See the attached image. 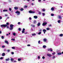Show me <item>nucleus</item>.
<instances>
[{
  "label": "nucleus",
  "instance_id": "36",
  "mask_svg": "<svg viewBox=\"0 0 63 63\" xmlns=\"http://www.w3.org/2000/svg\"><path fill=\"white\" fill-rule=\"evenodd\" d=\"M20 11H23V8H21L20 9Z\"/></svg>",
  "mask_w": 63,
  "mask_h": 63
},
{
  "label": "nucleus",
  "instance_id": "24",
  "mask_svg": "<svg viewBox=\"0 0 63 63\" xmlns=\"http://www.w3.org/2000/svg\"><path fill=\"white\" fill-rule=\"evenodd\" d=\"M43 48H46V46L44 45L43 46Z\"/></svg>",
  "mask_w": 63,
  "mask_h": 63
},
{
  "label": "nucleus",
  "instance_id": "52",
  "mask_svg": "<svg viewBox=\"0 0 63 63\" xmlns=\"http://www.w3.org/2000/svg\"><path fill=\"white\" fill-rule=\"evenodd\" d=\"M32 27H35V25H32Z\"/></svg>",
  "mask_w": 63,
  "mask_h": 63
},
{
  "label": "nucleus",
  "instance_id": "44",
  "mask_svg": "<svg viewBox=\"0 0 63 63\" xmlns=\"http://www.w3.org/2000/svg\"><path fill=\"white\" fill-rule=\"evenodd\" d=\"M7 51L8 52H9V51H10V50H7Z\"/></svg>",
  "mask_w": 63,
  "mask_h": 63
},
{
  "label": "nucleus",
  "instance_id": "7",
  "mask_svg": "<svg viewBox=\"0 0 63 63\" xmlns=\"http://www.w3.org/2000/svg\"><path fill=\"white\" fill-rule=\"evenodd\" d=\"M51 49V48H50V49H48V51H50H50H52V49Z\"/></svg>",
  "mask_w": 63,
  "mask_h": 63
},
{
  "label": "nucleus",
  "instance_id": "38",
  "mask_svg": "<svg viewBox=\"0 0 63 63\" xmlns=\"http://www.w3.org/2000/svg\"><path fill=\"white\" fill-rule=\"evenodd\" d=\"M42 58H43V59H45V57H44V56H43L42 57Z\"/></svg>",
  "mask_w": 63,
  "mask_h": 63
},
{
  "label": "nucleus",
  "instance_id": "49",
  "mask_svg": "<svg viewBox=\"0 0 63 63\" xmlns=\"http://www.w3.org/2000/svg\"><path fill=\"white\" fill-rule=\"evenodd\" d=\"M18 24H20V22H18Z\"/></svg>",
  "mask_w": 63,
  "mask_h": 63
},
{
  "label": "nucleus",
  "instance_id": "14",
  "mask_svg": "<svg viewBox=\"0 0 63 63\" xmlns=\"http://www.w3.org/2000/svg\"><path fill=\"white\" fill-rule=\"evenodd\" d=\"M14 9H15V10H17V9H18V7H14Z\"/></svg>",
  "mask_w": 63,
  "mask_h": 63
},
{
  "label": "nucleus",
  "instance_id": "21",
  "mask_svg": "<svg viewBox=\"0 0 63 63\" xmlns=\"http://www.w3.org/2000/svg\"><path fill=\"white\" fill-rule=\"evenodd\" d=\"M43 32H46L47 31L46 30L44 29L43 30Z\"/></svg>",
  "mask_w": 63,
  "mask_h": 63
},
{
  "label": "nucleus",
  "instance_id": "10",
  "mask_svg": "<svg viewBox=\"0 0 63 63\" xmlns=\"http://www.w3.org/2000/svg\"><path fill=\"white\" fill-rule=\"evenodd\" d=\"M47 56H49V57L51 56V55L50 54H47Z\"/></svg>",
  "mask_w": 63,
  "mask_h": 63
},
{
  "label": "nucleus",
  "instance_id": "58",
  "mask_svg": "<svg viewBox=\"0 0 63 63\" xmlns=\"http://www.w3.org/2000/svg\"><path fill=\"white\" fill-rule=\"evenodd\" d=\"M39 1H38L39 2H40V1H41V0H38Z\"/></svg>",
  "mask_w": 63,
  "mask_h": 63
},
{
  "label": "nucleus",
  "instance_id": "63",
  "mask_svg": "<svg viewBox=\"0 0 63 63\" xmlns=\"http://www.w3.org/2000/svg\"><path fill=\"white\" fill-rule=\"evenodd\" d=\"M6 35H7V36H8L9 35V34H8L7 33L6 34Z\"/></svg>",
  "mask_w": 63,
  "mask_h": 63
},
{
  "label": "nucleus",
  "instance_id": "3",
  "mask_svg": "<svg viewBox=\"0 0 63 63\" xmlns=\"http://www.w3.org/2000/svg\"><path fill=\"white\" fill-rule=\"evenodd\" d=\"M29 12L30 13H35V11H29Z\"/></svg>",
  "mask_w": 63,
  "mask_h": 63
},
{
  "label": "nucleus",
  "instance_id": "16",
  "mask_svg": "<svg viewBox=\"0 0 63 63\" xmlns=\"http://www.w3.org/2000/svg\"><path fill=\"white\" fill-rule=\"evenodd\" d=\"M9 60H10L9 58H8L7 59H5V60H6V61H9Z\"/></svg>",
  "mask_w": 63,
  "mask_h": 63
},
{
  "label": "nucleus",
  "instance_id": "12",
  "mask_svg": "<svg viewBox=\"0 0 63 63\" xmlns=\"http://www.w3.org/2000/svg\"><path fill=\"white\" fill-rule=\"evenodd\" d=\"M10 30H13V27H10Z\"/></svg>",
  "mask_w": 63,
  "mask_h": 63
},
{
  "label": "nucleus",
  "instance_id": "19",
  "mask_svg": "<svg viewBox=\"0 0 63 63\" xmlns=\"http://www.w3.org/2000/svg\"><path fill=\"white\" fill-rule=\"evenodd\" d=\"M40 23H38L37 24V25L39 26L40 25Z\"/></svg>",
  "mask_w": 63,
  "mask_h": 63
},
{
  "label": "nucleus",
  "instance_id": "25",
  "mask_svg": "<svg viewBox=\"0 0 63 63\" xmlns=\"http://www.w3.org/2000/svg\"><path fill=\"white\" fill-rule=\"evenodd\" d=\"M46 29L47 30H49L50 29L49 28H47Z\"/></svg>",
  "mask_w": 63,
  "mask_h": 63
},
{
  "label": "nucleus",
  "instance_id": "27",
  "mask_svg": "<svg viewBox=\"0 0 63 63\" xmlns=\"http://www.w3.org/2000/svg\"><path fill=\"white\" fill-rule=\"evenodd\" d=\"M42 14L43 15V16H45V13H42Z\"/></svg>",
  "mask_w": 63,
  "mask_h": 63
},
{
  "label": "nucleus",
  "instance_id": "64",
  "mask_svg": "<svg viewBox=\"0 0 63 63\" xmlns=\"http://www.w3.org/2000/svg\"><path fill=\"white\" fill-rule=\"evenodd\" d=\"M32 5H34V3H32Z\"/></svg>",
  "mask_w": 63,
  "mask_h": 63
},
{
  "label": "nucleus",
  "instance_id": "59",
  "mask_svg": "<svg viewBox=\"0 0 63 63\" xmlns=\"http://www.w3.org/2000/svg\"><path fill=\"white\" fill-rule=\"evenodd\" d=\"M7 28H9V27L8 26H7Z\"/></svg>",
  "mask_w": 63,
  "mask_h": 63
},
{
  "label": "nucleus",
  "instance_id": "46",
  "mask_svg": "<svg viewBox=\"0 0 63 63\" xmlns=\"http://www.w3.org/2000/svg\"><path fill=\"white\" fill-rule=\"evenodd\" d=\"M2 47H3V48L4 47H5V46H2Z\"/></svg>",
  "mask_w": 63,
  "mask_h": 63
},
{
  "label": "nucleus",
  "instance_id": "1",
  "mask_svg": "<svg viewBox=\"0 0 63 63\" xmlns=\"http://www.w3.org/2000/svg\"><path fill=\"white\" fill-rule=\"evenodd\" d=\"M9 23L7 22L6 23V25H1V27H6V26H7V25H9Z\"/></svg>",
  "mask_w": 63,
  "mask_h": 63
},
{
  "label": "nucleus",
  "instance_id": "13",
  "mask_svg": "<svg viewBox=\"0 0 63 63\" xmlns=\"http://www.w3.org/2000/svg\"><path fill=\"white\" fill-rule=\"evenodd\" d=\"M5 43H7V44H8L9 43H8V41H6V40H5Z\"/></svg>",
  "mask_w": 63,
  "mask_h": 63
},
{
  "label": "nucleus",
  "instance_id": "45",
  "mask_svg": "<svg viewBox=\"0 0 63 63\" xmlns=\"http://www.w3.org/2000/svg\"><path fill=\"white\" fill-rule=\"evenodd\" d=\"M3 57H1L0 58V59H3Z\"/></svg>",
  "mask_w": 63,
  "mask_h": 63
},
{
  "label": "nucleus",
  "instance_id": "40",
  "mask_svg": "<svg viewBox=\"0 0 63 63\" xmlns=\"http://www.w3.org/2000/svg\"><path fill=\"white\" fill-rule=\"evenodd\" d=\"M51 16H54V14H51Z\"/></svg>",
  "mask_w": 63,
  "mask_h": 63
},
{
  "label": "nucleus",
  "instance_id": "41",
  "mask_svg": "<svg viewBox=\"0 0 63 63\" xmlns=\"http://www.w3.org/2000/svg\"><path fill=\"white\" fill-rule=\"evenodd\" d=\"M40 41L39 40L38 42V44H40Z\"/></svg>",
  "mask_w": 63,
  "mask_h": 63
},
{
  "label": "nucleus",
  "instance_id": "57",
  "mask_svg": "<svg viewBox=\"0 0 63 63\" xmlns=\"http://www.w3.org/2000/svg\"><path fill=\"white\" fill-rule=\"evenodd\" d=\"M51 26V25H49V27Z\"/></svg>",
  "mask_w": 63,
  "mask_h": 63
},
{
  "label": "nucleus",
  "instance_id": "37",
  "mask_svg": "<svg viewBox=\"0 0 63 63\" xmlns=\"http://www.w3.org/2000/svg\"><path fill=\"white\" fill-rule=\"evenodd\" d=\"M55 54V52H54V53H53L52 54V55H54V54Z\"/></svg>",
  "mask_w": 63,
  "mask_h": 63
},
{
  "label": "nucleus",
  "instance_id": "23",
  "mask_svg": "<svg viewBox=\"0 0 63 63\" xmlns=\"http://www.w3.org/2000/svg\"><path fill=\"white\" fill-rule=\"evenodd\" d=\"M60 37H62V36H63V34H62L60 35Z\"/></svg>",
  "mask_w": 63,
  "mask_h": 63
},
{
  "label": "nucleus",
  "instance_id": "43",
  "mask_svg": "<svg viewBox=\"0 0 63 63\" xmlns=\"http://www.w3.org/2000/svg\"><path fill=\"white\" fill-rule=\"evenodd\" d=\"M42 11H43V12H44V11H45V9H43L42 10Z\"/></svg>",
  "mask_w": 63,
  "mask_h": 63
},
{
  "label": "nucleus",
  "instance_id": "34",
  "mask_svg": "<svg viewBox=\"0 0 63 63\" xmlns=\"http://www.w3.org/2000/svg\"><path fill=\"white\" fill-rule=\"evenodd\" d=\"M9 10L11 11H12V9L10 8H9Z\"/></svg>",
  "mask_w": 63,
  "mask_h": 63
},
{
  "label": "nucleus",
  "instance_id": "31",
  "mask_svg": "<svg viewBox=\"0 0 63 63\" xmlns=\"http://www.w3.org/2000/svg\"><path fill=\"white\" fill-rule=\"evenodd\" d=\"M27 6H26V5L25 6H24V8H27Z\"/></svg>",
  "mask_w": 63,
  "mask_h": 63
},
{
  "label": "nucleus",
  "instance_id": "28",
  "mask_svg": "<svg viewBox=\"0 0 63 63\" xmlns=\"http://www.w3.org/2000/svg\"><path fill=\"white\" fill-rule=\"evenodd\" d=\"M11 61H14V59H13V58L11 59Z\"/></svg>",
  "mask_w": 63,
  "mask_h": 63
},
{
  "label": "nucleus",
  "instance_id": "33",
  "mask_svg": "<svg viewBox=\"0 0 63 63\" xmlns=\"http://www.w3.org/2000/svg\"><path fill=\"white\" fill-rule=\"evenodd\" d=\"M41 34V32H39L38 33V35H40Z\"/></svg>",
  "mask_w": 63,
  "mask_h": 63
},
{
  "label": "nucleus",
  "instance_id": "22",
  "mask_svg": "<svg viewBox=\"0 0 63 63\" xmlns=\"http://www.w3.org/2000/svg\"><path fill=\"white\" fill-rule=\"evenodd\" d=\"M13 35L14 36H16V33H13Z\"/></svg>",
  "mask_w": 63,
  "mask_h": 63
},
{
  "label": "nucleus",
  "instance_id": "26",
  "mask_svg": "<svg viewBox=\"0 0 63 63\" xmlns=\"http://www.w3.org/2000/svg\"><path fill=\"white\" fill-rule=\"evenodd\" d=\"M32 36H35L36 34L35 33H33L32 34Z\"/></svg>",
  "mask_w": 63,
  "mask_h": 63
},
{
  "label": "nucleus",
  "instance_id": "30",
  "mask_svg": "<svg viewBox=\"0 0 63 63\" xmlns=\"http://www.w3.org/2000/svg\"><path fill=\"white\" fill-rule=\"evenodd\" d=\"M34 24H35V23H36V21L35 20L34 21Z\"/></svg>",
  "mask_w": 63,
  "mask_h": 63
},
{
  "label": "nucleus",
  "instance_id": "62",
  "mask_svg": "<svg viewBox=\"0 0 63 63\" xmlns=\"http://www.w3.org/2000/svg\"><path fill=\"white\" fill-rule=\"evenodd\" d=\"M16 62V61H14V62Z\"/></svg>",
  "mask_w": 63,
  "mask_h": 63
},
{
  "label": "nucleus",
  "instance_id": "18",
  "mask_svg": "<svg viewBox=\"0 0 63 63\" xmlns=\"http://www.w3.org/2000/svg\"><path fill=\"white\" fill-rule=\"evenodd\" d=\"M61 53H57V54H58V55H61Z\"/></svg>",
  "mask_w": 63,
  "mask_h": 63
},
{
  "label": "nucleus",
  "instance_id": "29",
  "mask_svg": "<svg viewBox=\"0 0 63 63\" xmlns=\"http://www.w3.org/2000/svg\"><path fill=\"white\" fill-rule=\"evenodd\" d=\"M1 38H2V39H4V36H2L1 37Z\"/></svg>",
  "mask_w": 63,
  "mask_h": 63
},
{
  "label": "nucleus",
  "instance_id": "5",
  "mask_svg": "<svg viewBox=\"0 0 63 63\" xmlns=\"http://www.w3.org/2000/svg\"><path fill=\"white\" fill-rule=\"evenodd\" d=\"M25 29H23V30L22 31V33H24L25 32Z\"/></svg>",
  "mask_w": 63,
  "mask_h": 63
},
{
  "label": "nucleus",
  "instance_id": "4",
  "mask_svg": "<svg viewBox=\"0 0 63 63\" xmlns=\"http://www.w3.org/2000/svg\"><path fill=\"white\" fill-rule=\"evenodd\" d=\"M47 24V23L46 22H44L43 24L42 25L43 26H44V25H46Z\"/></svg>",
  "mask_w": 63,
  "mask_h": 63
},
{
  "label": "nucleus",
  "instance_id": "56",
  "mask_svg": "<svg viewBox=\"0 0 63 63\" xmlns=\"http://www.w3.org/2000/svg\"><path fill=\"white\" fill-rule=\"evenodd\" d=\"M29 19H31V17H30L29 18Z\"/></svg>",
  "mask_w": 63,
  "mask_h": 63
},
{
  "label": "nucleus",
  "instance_id": "51",
  "mask_svg": "<svg viewBox=\"0 0 63 63\" xmlns=\"http://www.w3.org/2000/svg\"><path fill=\"white\" fill-rule=\"evenodd\" d=\"M11 53H12V54H14V52H12Z\"/></svg>",
  "mask_w": 63,
  "mask_h": 63
},
{
  "label": "nucleus",
  "instance_id": "61",
  "mask_svg": "<svg viewBox=\"0 0 63 63\" xmlns=\"http://www.w3.org/2000/svg\"><path fill=\"white\" fill-rule=\"evenodd\" d=\"M5 16H7L8 15H5Z\"/></svg>",
  "mask_w": 63,
  "mask_h": 63
},
{
  "label": "nucleus",
  "instance_id": "11",
  "mask_svg": "<svg viewBox=\"0 0 63 63\" xmlns=\"http://www.w3.org/2000/svg\"><path fill=\"white\" fill-rule=\"evenodd\" d=\"M14 25H13L12 24L10 25V27H13Z\"/></svg>",
  "mask_w": 63,
  "mask_h": 63
},
{
  "label": "nucleus",
  "instance_id": "35",
  "mask_svg": "<svg viewBox=\"0 0 63 63\" xmlns=\"http://www.w3.org/2000/svg\"><path fill=\"white\" fill-rule=\"evenodd\" d=\"M58 23H60V20H58Z\"/></svg>",
  "mask_w": 63,
  "mask_h": 63
},
{
  "label": "nucleus",
  "instance_id": "60",
  "mask_svg": "<svg viewBox=\"0 0 63 63\" xmlns=\"http://www.w3.org/2000/svg\"><path fill=\"white\" fill-rule=\"evenodd\" d=\"M27 34V32H26L25 33V34Z\"/></svg>",
  "mask_w": 63,
  "mask_h": 63
},
{
  "label": "nucleus",
  "instance_id": "17",
  "mask_svg": "<svg viewBox=\"0 0 63 63\" xmlns=\"http://www.w3.org/2000/svg\"><path fill=\"white\" fill-rule=\"evenodd\" d=\"M59 19H61V16H59Z\"/></svg>",
  "mask_w": 63,
  "mask_h": 63
},
{
  "label": "nucleus",
  "instance_id": "48",
  "mask_svg": "<svg viewBox=\"0 0 63 63\" xmlns=\"http://www.w3.org/2000/svg\"><path fill=\"white\" fill-rule=\"evenodd\" d=\"M55 56H54L52 58H53V59H54V58H55Z\"/></svg>",
  "mask_w": 63,
  "mask_h": 63
},
{
  "label": "nucleus",
  "instance_id": "15",
  "mask_svg": "<svg viewBox=\"0 0 63 63\" xmlns=\"http://www.w3.org/2000/svg\"><path fill=\"white\" fill-rule=\"evenodd\" d=\"M54 8H53V7H52L51 10L52 11H53V10H54Z\"/></svg>",
  "mask_w": 63,
  "mask_h": 63
},
{
  "label": "nucleus",
  "instance_id": "50",
  "mask_svg": "<svg viewBox=\"0 0 63 63\" xmlns=\"http://www.w3.org/2000/svg\"><path fill=\"white\" fill-rule=\"evenodd\" d=\"M2 17L0 16V19H2Z\"/></svg>",
  "mask_w": 63,
  "mask_h": 63
},
{
  "label": "nucleus",
  "instance_id": "55",
  "mask_svg": "<svg viewBox=\"0 0 63 63\" xmlns=\"http://www.w3.org/2000/svg\"><path fill=\"white\" fill-rule=\"evenodd\" d=\"M2 33V32L1 31H0V34H1Z\"/></svg>",
  "mask_w": 63,
  "mask_h": 63
},
{
  "label": "nucleus",
  "instance_id": "9",
  "mask_svg": "<svg viewBox=\"0 0 63 63\" xmlns=\"http://www.w3.org/2000/svg\"><path fill=\"white\" fill-rule=\"evenodd\" d=\"M3 12H7L8 11V10H3Z\"/></svg>",
  "mask_w": 63,
  "mask_h": 63
},
{
  "label": "nucleus",
  "instance_id": "6",
  "mask_svg": "<svg viewBox=\"0 0 63 63\" xmlns=\"http://www.w3.org/2000/svg\"><path fill=\"white\" fill-rule=\"evenodd\" d=\"M33 17L34 18L36 19L38 18V17L37 16H34Z\"/></svg>",
  "mask_w": 63,
  "mask_h": 63
},
{
  "label": "nucleus",
  "instance_id": "20",
  "mask_svg": "<svg viewBox=\"0 0 63 63\" xmlns=\"http://www.w3.org/2000/svg\"><path fill=\"white\" fill-rule=\"evenodd\" d=\"M43 40L44 42H46V41H47V39H44Z\"/></svg>",
  "mask_w": 63,
  "mask_h": 63
},
{
  "label": "nucleus",
  "instance_id": "2",
  "mask_svg": "<svg viewBox=\"0 0 63 63\" xmlns=\"http://www.w3.org/2000/svg\"><path fill=\"white\" fill-rule=\"evenodd\" d=\"M16 14H18L17 15H19V14H20V12H19L18 11H17L16 12Z\"/></svg>",
  "mask_w": 63,
  "mask_h": 63
},
{
  "label": "nucleus",
  "instance_id": "53",
  "mask_svg": "<svg viewBox=\"0 0 63 63\" xmlns=\"http://www.w3.org/2000/svg\"><path fill=\"white\" fill-rule=\"evenodd\" d=\"M27 46H28V47H29V46H30V45H27Z\"/></svg>",
  "mask_w": 63,
  "mask_h": 63
},
{
  "label": "nucleus",
  "instance_id": "47",
  "mask_svg": "<svg viewBox=\"0 0 63 63\" xmlns=\"http://www.w3.org/2000/svg\"><path fill=\"white\" fill-rule=\"evenodd\" d=\"M21 60V59H18V61H20Z\"/></svg>",
  "mask_w": 63,
  "mask_h": 63
},
{
  "label": "nucleus",
  "instance_id": "39",
  "mask_svg": "<svg viewBox=\"0 0 63 63\" xmlns=\"http://www.w3.org/2000/svg\"><path fill=\"white\" fill-rule=\"evenodd\" d=\"M12 48L13 49H15V47H12Z\"/></svg>",
  "mask_w": 63,
  "mask_h": 63
},
{
  "label": "nucleus",
  "instance_id": "8",
  "mask_svg": "<svg viewBox=\"0 0 63 63\" xmlns=\"http://www.w3.org/2000/svg\"><path fill=\"white\" fill-rule=\"evenodd\" d=\"M5 53H3L2 54V55L3 56H5Z\"/></svg>",
  "mask_w": 63,
  "mask_h": 63
},
{
  "label": "nucleus",
  "instance_id": "54",
  "mask_svg": "<svg viewBox=\"0 0 63 63\" xmlns=\"http://www.w3.org/2000/svg\"><path fill=\"white\" fill-rule=\"evenodd\" d=\"M38 59H40V56H38Z\"/></svg>",
  "mask_w": 63,
  "mask_h": 63
},
{
  "label": "nucleus",
  "instance_id": "32",
  "mask_svg": "<svg viewBox=\"0 0 63 63\" xmlns=\"http://www.w3.org/2000/svg\"><path fill=\"white\" fill-rule=\"evenodd\" d=\"M11 40L12 41H15V39H12Z\"/></svg>",
  "mask_w": 63,
  "mask_h": 63
},
{
  "label": "nucleus",
  "instance_id": "42",
  "mask_svg": "<svg viewBox=\"0 0 63 63\" xmlns=\"http://www.w3.org/2000/svg\"><path fill=\"white\" fill-rule=\"evenodd\" d=\"M19 31H20L21 30V28H19Z\"/></svg>",
  "mask_w": 63,
  "mask_h": 63
}]
</instances>
